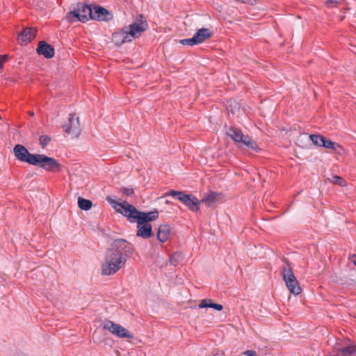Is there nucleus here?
<instances>
[{"mask_svg": "<svg viewBox=\"0 0 356 356\" xmlns=\"http://www.w3.org/2000/svg\"><path fill=\"white\" fill-rule=\"evenodd\" d=\"M102 233H103V234H106L104 232V230H102Z\"/></svg>", "mask_w": 356, "mask_h": 356, "instance_id": "58836bf2", "label": "nucleus"}, {"mask_svg": "<svg viewBox=\"0 0 356 356\" xmlns=\"http://www.w3.org/2000/svg\"><path fill=\"white\" fill-rule=\"evenodd\" d=\"M218 193L216 192H211L207 194L201 201L200 202L205 203L208 207H210L212 203L215 202L217 200Z\"/></svg>", "mask_w": 356, "mask_h": 356, "instance_id": "4be33fe9", "label": "nucleus"}, {"mask_svg": "<svg viewBox=\"0 0 356 356\" xmlns=\"http://www.w3.org/2000/svg\"><path fill=\"white\" fill-rule=\"evenodd\" d=\"M13 153L17 160L38 166L46 171L58 172L61 171L62 165L57 160L44 154H31L25 146L17 144L13 148Z\"/></svg>", "mask_w": 356, "mask_h": 356, "instance_id": "f257e3e1", "label": "nucleus"}, {"mask_svg": "<svg viewBox=\"0 0 356 356\" xmlns=\"http://www.w3.org/2000/svg\"><path fill=\"white\" fill-rule=\"evenodd\" d=\"M184 259V255L181 252H176L172 254L170 258L171 265L176 266Z\"/></svg>", "mask_w": 356, "mask_h": 356, "instance_id": "b1692460", "label": "nucleus"}, {"mask_svg": "<svg viewBox=\"0 0 356 356\" xmlns=\"http://www.w3.org/2000/svg\"><path fill=\"white\" fill-rule=\"evenodd\" d=\"M114 330L115 332L113 334L118 337L119 338H134V335L129 333V332L126 328L123 327L120 325H118V327H116V330Z\"/></svg>", "mask_w": 356, "mask_h": 356, "instance_id": "aec40b11", "label": "nucleus"}, {"mask_svg": "<svg viewBox=\"0 0 356 356\" xmlns=\"http://www.w3.org/2000/svg\"><path fill=\"white\" fill-rule=\"evenodd\" d=\"M282 261L284 262L285 265L282 268V276L286 283V287L291 293L298 295L301 293L302 289L293 273L291 263L285 257L283 258Z\"/></svg>", "mask_w": 356, "mask_h": 356, "instance_id": "20e7f679", "label": "nucleus"}, {"mask_svg": "<svg viewBox=\"0 0 356 356\" xmlns=\"http://www.w3.org/2000/svg\"><path fill=\"white\" fill-rule=\"evenodd\" d=\"M124 28L127 29L126 31L131 39L137 38L148 28V24L145 17L140 14L138 15V17L136 18L135 22L128 26H124Z\"/></svg>", "mask_w": 356, "mask_h": 356, "instance_id": "0eeeda50", "label": "nucleus"}, {"mask_svg": "<svg viewBox=\"0 0 356 356\" xmlns=\"http://www.w3.org/2000/svg\"><path fill=\"white\" fill-rule=\"evenodd\" d=\"M28 114L29 116H33L34 115V112L32 111H30L28 112Z\"/></svg>", "mask_w": 356, "mask_h": 356, "instance_id": "e433bc0d", "label": "nucleus"}, {"mask_svg": "<svg viewBox=\"0 0 356 356\" xmlns=\"http://www.w3.org/2000/svg\"><path fill=\"white\" fill-rule=\"evenodd\" d=\"M213 31L207 28H202L197 31L193 37L197 44L204 42L207 39L213 36Z\"/></svg>", "mask_w": 356, "mask_h": 356, "instance_id": "f3484780", "label": "nucleus"}, {"mask_svg": "<svg viewBox=\"0 0 356 356\" xmlns=\"http://www.w3.org/2000/svg\"><path fill=\"white\" fill-rule=\"evenodd\" d=\"M120 192L127 196H131L134 193V190L132 188L122 187L120 188Z\"/></svg>", "mask_w": 356, "mask_h": 356, "instance_id": "2f4dec72", "label": "nucleus"}, {"mask_svg": "<svg viewBox=\"0 0 356 356\" xmlns=\"http://www.w3.org/2000/svg\"><path fill=\"white\" fill-rule=\"evenodd\" d=\"M181 202L192 211H197L200 210V202L193 194H186L181 200Z\"/></svg>", "mask_w": 356, "mask_h": 356, "instance_id": "4468645a", "label": "nucleus"}, {"mask_svg": "<svg viewBox=\"0 0 356 356\" xmlns=\"http://www.w3.org/2000/svg\"><path fill=\"white\" fill-rule=\"evenodd\" d=\"M36 52L38 55H42L46 58H53L55 54L54 47L44 40L38 42Z\"/></svg>", "mask_w": 356, "mask_h": 356, "instance_id": "9b49d317", "label": "nucleus"}, {"mask_svg": "<svg viewBox=\"0 0 356 356\" xmlns=\"http://www.w3.org/2000/svg\"><path fill=\"white\" fill-rule=\"evenodd\" d=\"M331 181L334 184H337V185H339L340 186H346V180L341 177H339L338 175H334L332 176V179H331Z\"/></svg>", "mask_w": 356, "mask_h": 356, "instance_id": "c85d7f7f", "label": "nucleus"}, {"mask_svg": "<svg viewBox=\"0 0 356 356\" xmlns=\"http://www.w3.org/2000/svg\"><path fill=\"white\" fill-rule=\"evenodd\" d=\"M92 17L91 19L109 22L113 19V15L104 7L95 6L92 10Z\"/></svg>", "mask_w": 356, "mask_h": 356, "instance_id": "1a4fd4ad", "label": "nucleus"}, {"mask_svg": "<svg viewBox=\"0 0 356 356\" xmlns=\"http://www.w3.org/2000/svg\"><path fill=\"white\" fill-rule=\"evenodd\" d=\"M137 236L147 239L154 235L152 232V227L150 223H143L140 225L139 223H137Z\"/></svg>", "mask_w": 356, "mask_h": 356, "instance_id": "dca6fc26", "label": "nucleus"}, {"mask_svg": "<svg viewBox=\"0 0 356 356\" xmlns=\"http://www.w3.org/2000/svg\"><path fill=\"white\" fill-rule=\"evenodd\" d=\"M78 206L81 210L88 211L91 209L92 203L89 200L79 197L78 198Z\"/></svg>", "mask_w": 356, "mask_h": 356, "instance_id": "5701e85b", "label": "nucleus"}, {"mask_svg": "<svg viewBox=\"0 0 356 356\" xmlns=\"http://www.w3.org/2000/svg\"><path fill=\"white\" fill-rule=\"evenodd\" d=\"M339 3V0H326L325 4L327 7H337Z\"/></svg>", "mask_w": 356, "mask_h": 356, "instance_id": "473e14b6", "label": "nucleus"}, {"mask_svg": "<svg viewBox=\"0 0 356 356\" xmlns=\"http://www.w3.org/2000/svg\"><path fill=\"white\" fill-rule=\"evenodd\" d=\"M92 10L91 5L78 3L77 8L68 12L65 18L68 22H81L85 23L92 17Z\"/></svg>", "mask_w": 356, "mask_h": 356, "instance_id": "39448f33", "label": "nucleus"}, {"mask_svg": "<svg viewBox=\"0 0 356 356\" xmlns=\"http://www.w3.org/2000/svg\"><path fill=\"white\" fill-rule=\"evenodd\" d=\"M107 250L114 252L117 255H122V257L127 259L132 255L134 248L133 245L127 240L117 238L112 242L111 247Z\"/></svg>", "mask_w": 356, "mask_h": 356, "instance_id": "423d86ee", "label": "nucleus"}, {"mask_svg": "<svg viewBox=\"0 0 356 356\" xmlns=\"http://www.w3.org/2000/svg\"><path fill=\"white\" fill-rule=\"evenodd\" d=\"M199 308H213L217 311H221L223 309V306L218 303H215L211 299H203L200 301Z\"/></svg>", "mask_w": 356, "mask_h": 356, "instance_id": "6ab92c4d", "label": "nucleus"}, {"mask_svg": "<svg viewBox=\"0 0 356 356\" xmlns=\"http://www.w3.org/2000/svg\"><path fill=\"white\" fill-rule=\"evenodd\" d=\"M9 58L8 54L0 55V68H3V63L6 62Z\"/></svg>", "mask_w": 356, "mask_h": 356, "instance_id": "72a5a7b5", "label": "nucleus"}, {"mask_svg": "<svg viewBox=\"0 0 356 356\" xmlns=\"http://www.w3.org/2000/svg\"><path fill=\"white\" fill-rule=\"evenodd\" d=\"M51 138L47 135H42L40 136L39 142L42 148H44L51 141Z\"/></svg>", "mask_w": 356, "mask_h": 356, "instance_id": "c756f323", "label": "nucleus"}, {"mask_svg": "<svg viewBox=\"0 0 356 356\" xmlns=\"http://www.w3.org/2000/svg\"><path fill=\"white\" fill-rule=\"evenodd\" d=\"M226 134L230 137L237 145V146L243 141L246 135L243 134L242 130L235 126H231L227 128Z\"/></svg>", "mask_w": 356, "mask_h": 356, "instance_id": "2eb2a0df", "label": "nucleus"}, {"mask_svg": "<svg viewBox=\"0 0 356 356\" xmlns=\"http://www.w3.org/2000/svg\"><path fill=\"white\" fill-rule=\"evenodd\" d=\"M244 355L246 356H257V353L254 350H248L244 352Z\"/></svg>", "mask_w": 356, "mask_h": 356, "instance_id": "f704fd0d", "label": "nucleus"}, {"mask_svg": "<svg viewBox=\"0 0 356 356\" xmlns=\"http://www.w3.org/2000/svg\"><path fill=\"white\" fill-rule=\"evenodd\" d=\"M75 116L76 113H70L67 123L65 124L63 128L66 134H72L77 138L81 134V126L79 118Z\"/></svg>", "mask_w": 356, "mask_h": 356, "instance_id": "6e6552de", "label": "nucleus"}, {"mask_svg": "<svg viewBox=\"0 0 356 356\" xmlns=\"http://www.w3.org/2000/svg\"><path fill=\"white\" fill-rule=\"evenodd\" d=\"M323 147L328 148V149H332L334 150L335 152H337V147L341 149H343V147H341V145L336 143L332 141L331 140L327 139V138L325 139V143H323Z\"/></svg>", "mask_w": 356, "mask_h": 356, "instance_id": "bb28decb", "label": "nucleus"}, {"mask_svg": "<svg viewBox=\"0 0 356 356\" xmlns=\"http://www.w3.org/2000/svg\"><path fill=\"white\" fill-rule=\"evenodd\" d=\"M179 43L181 44L182 45H188V46L197 45V43L195 42L194 37H193L191 38L180 40Z\"/></svg>", "mask_w": 356, "mask_h": 356, "instance_id": "7c9ffc66", "label": "nucleus"}, {"mask_svg": "<svg viewBox=\"0 0 356 356\" xmlns=\"http://www.w3.org/2000/svg\"><path fill=\"white\" fill-rule=\"evenodd\" d=\"M127 29L124 27L120 31H115L112 34V42L118 47L121 46L124 43L132 41V39L127 33Z\"/></svg>", "mask_w": 356, "mask_h": 356, "instance_id": "f8f14e48", "label": "nucleus"}, {"mask_svg": "<svg viewBox=\"0 0 356 356\" xmlns=\"http://www.w3.org/2000/svg\"><path fill=\"white\" fill-rule=\"evenodd\" d=\"M337 352V356H350L353 354V351H352V346L339 348Z\"/></svg>", "mask_w": 356, "mask_h": 356, "instance_id": "cd10ccee", "label": "nucleus"}, {"mask_svg": "<svg viewBox=\"0 0 356 356\" xmlns=\"http://www.w3.org/2000/svg\"><path fill=\"white\" fill-rule=\"evenodd\" d=\"M238 147L241 149H245L251 152H259L261 150L257 142L248 135L245 136L243 141L238 145Z\"/></svg>", "mask_w": 356, "mask_h": 356, "instance_id": "ddd939ff", "label": "nucleus"}, {"mask_svg": "<svg viewBox=\"0 0 356 356\" xmlns=\"http://www.w3.org/2000/svg\"><path fill=\"white\" fill-rule=\"evenodd\" d=\"M118 325L119 324H116L110 320H105L102 324L103 329L109 331L113 334L115 332L114 330H116V327H118Z\"/></svg>", "mask_w": 356, "mask_h": 356, "instance_id": "393cba45", "label": "nucleus"}, {"mask_svg": "<svg viewBox=\"0 0 356 356\" xmlns=\"http://www.w3.org/2000/svg\"><path fill=\"white\" fill-rule=\"evenodd\" d=\"M127 259L122 255L106 250L105 260L102 265V273L105 275H111L117 273L126 264Z\"/></svg>", "mask_w": 356, "mask_h": 356, "instance_id": "7ed1b4c3", "label": "nucleus"}, {"mask_svg": "<svg viewBox=\"0 0 356 356\" xmlns=\"http://www.w3.org/2000/svg\"><path fill=\"white\" fill-rule=\"evenodd\" d=\"M354 264L356 266V259L354 261Z\"/></svg>", "mask_w": 356, "mask_h": 356, "instance_id": "4c0bfd02", "label": "nucleus"}, {"mask_svg": "<svg viewBox=\"0 0 356 356\" xmlns=\"http://www.w3.org/2000/svg\"><path fill=\"white\" fill-rule=\"evenodd\" d=\"M170 229L168 225H161L157 232V239L161 243L165 242L169 238Z\"/></svg>", "mask_w": 356, "mask_h": 356, "instance_id": "a211bd4d", "label": "nucleus"}, {"mask_svg": "<svg viewBox=\"0 0 356 356\" xmlns=\"http://www.w3.org/2000/svg\"><path fill=\"white\" fill-rule=\"evenodd\" d=\"M213 356H218V354L217 353L214 354Z\"/></svg>", "mask_w": 356, "mask_h": 356, "instance_id": "ea45409f", "label": "nucleus"}, {"mask_svg": "<svg viewBox=\"0 0 356 356\" xmlns=\"http://www.w3.org/2000/svg\"><path fill=\"white\" fill-rule=\"evenodd\" d=\"M309 138L314 145L318 147H323L326 137L321 134H311L309 135Z\"/></svg>", "mask_w": 356, "mask_h": 356, "instance_id": "412c9836", "label": "nucleus"}, {"mask_svg": "<svg viewBox=\"0 0 356 356\" xmlns=\"http://www.w3.org/2000/svg\"><path fill=\"white\" fill-rule=\"evenodd\" d=\"M352 351H353V354L356 353V346H352Z\"/></svg>", "mask_w": 356, "mask_h": 356, "instance_id": "c9c22d12", "label": "nucleus"}, {"mask_svg": "<svg viewBox=\"0 0 356 356\" xmlns=\"http://www.w3.org/2000/svg\"><path fill=\"white\" fill-rule=\"evenodd\" d=\"M106 200L113 206L116 212L123 215L131 223L136 222L140 225L143 223H149L159 218V212L156 209L150 212H143L126 201L119 203L110 196L106 197Z\"/></svg>", "mask_w": 356, "mask_h": 356, "instance_id": "f03ea898", "label": "nucleus"}, {"mask_svg": "<svg viewBox=\"0 0 356 356\" xmlns=\"http://www.w3.org/2000/svg\"><path fill=\"white\" fill-rule=\"evenodd\" d=\"M37 30L33 27L24 28L17 36V40L21 45H26L36 36Z\"/></svg>", "mask_w": 356, "mask_h": 356, "instance_id": "9d476101", "label": "nucleus"}, {"mask_svg": "<svg viewBox=\"0 0 356 356\" xmlns=\"http://www.w3.org/2000/svg\"><path fill=\"white\" fill-rule=\"evenodd\" d=\"M186 194V193L184 191L170 190L166 193L164 196L165 197L170 195L181 202V200L184 198V196H185Z\"/></svg>", "mask_w": 356, "mask_h": 356, "instance_id": "a878e982", "label": "nucleus"}]
</instances>
